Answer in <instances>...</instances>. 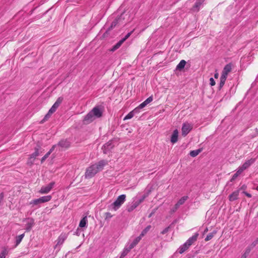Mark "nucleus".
Here are the masks:
<instances>
[{"instance_id":"obj_52","label":"nucleus","mask_w":258,"mask_h":258,"mask_svg":"<svg viewBox=\"0 0 258 258\" xmlns=\"http://www.w3.org/2000/svg\"><path fill=\"white\" fill-rule=\"evenodd\" d=\"M256 189L258 191V186L256 187Z\"/></svg>"},{"instance_id":"obj_16","label":"nucleus","mask_w":258,"mask_h":258,"mask_svg":"<svg viewBox=\"0 0 258 258\" xmlns=\"http://www.w3.org/2000/svg\"><path fill=\"white\" fill-rule=\"evenodd\" d=\"M39 155V149L36 148L35 149V152L30 155V157L29 158V162L32 163L34 161V160L36 158V157H37Z\"/></svg>"},{"instance_id":"obj_32","label":"nucleus","mask_w":258,"mask_h":258,"mask_svg":"<svg viewBox=\"0 0 258 258\" xmlns=\"http://www.w3.org/2000/svg\"><path fill=\"white\" fill-rule=\"evenodd\" d=\"M66 239V237L64 236V235H60L58 239H57V245H61L63 243V242H64V240Z\"/></svg>"},{"instance_id":"obj_43","label":"nucleus","mask_w":258,"mask_h":258,"mask_svg":"<svg viewBox=\"0 0 258 258\" xmlns=\"http://www.w3.org/2000/svg\"><path fill=\"white\" fill-rule=\"evenodd\" d=\"M216 83H215V81H214V79L213 78H211L210 79V84L213 86H214L215 85Z\"/></svg>"},{"instance_id":"obj_5","label":"nucleus","mask_w":258,"mask_h":258,"mask_svg":"<svg viewBox=\"0 0 258 258\" xmlns=\"http://www.w3.org/2000/svg\"><path fill=\"white\" fill-rule=\"evenodd\" d=\"M52 198L51 196H45L40 197L39 199H34L30 202V205H38L39 204L49 202Z\"/></svg>"},{"instance_id":"obj_30","label":"nucleus","mask_w":258,"mask_h":258,"mask_svg":"<svg viewBox=\"0 0 258 258\" xmlns=\"http://www.w3.org/2000/svg\"><path fill=\"white\" fill-rule=\"evenodd\" d=\"M250 248L248 247V246L246 248L244 253L242 254L241 258H246L248 254L251 251Z\"/></svg>"},{"instance_id":"obj_2","label":"nucleus","mask_w":258,"mask_h":258,"mask_svg":"<svg viewBox=\"0 0 258 258\" xmlns=\"http://www.w3.org/2000/svg\"><path fill=\"white\" fill-rule=\"evenodd\" d=\"M199 235L198 233H196L194 235L189 237L183 244L180 246L179 248V252L182 253L187 250L190 245L197 240Z\"/></svg>"},{"instance_id":"obj_11","label":"nucleus","mask_w":258,"mask_h":258,"mask_svg":"<svg viewBox=\"0 0 258 258\" xmlns=\"http://www.w3.org/2000/svg\"><path fill=\"white\" fill-rule=\"evenodd\" d=\"M91 113L96 118H99L102 115V111L98 107H94L91 111Z\"/></svg>"},{"instance_id":"obj_8","label":"nucleus","mask_w":258,"mask_h":258,"mask_svg":"<svg viewBox=\"0 0 258 258\" xmlns=\"http://www.w3.org/2000/svg\"><path fill=\"white\" fill-rule=\"evenodd\" d=\"M114 147L111 141L107 142L103 145L102 149L104 154H107Z\"/></svg>"},{"instance_id":"obj_17","label":"nucleus","mask_w":258,"mask_h":258,"mask_svg":"<svg viewBox=\"0 0 258 258\" xmlns=\"http://www.w3.org/2000/svg\"><path fill=\"white\" fill-rule=\"evenodd\" d=\"M34 223V220L32 219H28V222L26 224L25 229L26 230V231H30L31 229L32 226H33Z\"/></svg>"},{"instance_id":"obj_39","label":"nucleus","mask_w":258,"mask_h":258,"mask_svg":"<svg viewBox=\"0 0 258 258\" xmlns=\"http://www.w3.org/2000/svg\"><path fill=\"white\" fill-rule=\"evenodd\" d=\"M140 109H141L139 108V107L138 106L137 107L135 108L133 110H132V112L135 115V114H138V113H139L140 112Z\"/></svg>"},{"instance_id":"obj_33","label":"nucleus","mask_w":258,"mask_h":258,"mask_svg":"<svg viewBox=\"0 0 258 258\" xmlns=\"http://www.w3.org/2000/svg\"><path fill=\"white\" fill-rule=\"evenodd\" d=\"M123 42V41L122 40H120L113 47L112 50L114 51L116 49H118L121 46Z\"/></svg>"},{"instance_id":"obj_4","label":"nucleus","mask_w":258,"mask_h":258,"mask_svg":"<svg viewBox=\"0 0 258 258\" xmlns=\"http://www.w3.org/2000/svg\"><path fill=\"white\" fill-rule=\"evenodd\" d=\"M126 196L125 195H121L118 197L117 199L110 205V207L116 211L120 206L124 203L125 201Z\"/></svg>"},{"instance_id":"obj_19","label":"nucleus","mask_w":258,"mask_h":258,"mask_svg":"<svg viewBox=\"0 0 258 258\" xmlns=\"http://www.w3.org/2000/svg\"><path fill=\"white\" fill-rule=\"evenodd\" d=\"M88 223L87 218L86 216L83 217L80 222L79 227L81 228L86 227Z\"/></svg>"},{"instance_id":"obj_25","label":"nucleus","mask_w":258,"mask_h":258,"mask_svg":"<svg viewBox=\"0 0 258 258\" xmlns=\"http://www.w3.org/2000/svg\"><path fill=\"white\" fill-rule=\"evenodd\" d=\"M185 64L186 61L184 60H181L176 66V69L181 70L184 68Z\"/></svg>"},{"instance_id":"obj_36","label":"nucleus","mask_w":258,"mask_h":258,"mask_svg":"<svg viewBox=\"0 0 258 258\" xmlns=\"http://www.w3.org/2000/svg\"><path fill=\"white\" fill-rule=\"evenodd\" d=\"M135 115V114H134V113L132 111H131L130 112H129L124 118V120H127V119H131L132 117H134V116Z\"/></svg>"},{"instance_id":"obj_22","label":"nucleus","mask_w":258,"mask_h":258,"mask_svg":"<svg viewBox=\"0 0 258 258\" xmlns=\"http://www.w3.org/2000/svg\"><path fill=\"white\" fill-rule=\"evenodd\" d=\"M63 101V98L61 97H59L57 98L55 102L54 103V104L52 105L53 106V108H55L57 109L59 106L60 105V104L62 103Z\"/></svg>"},{"instance_id":"obj_12","label":"nucleus","mask_w":258,"mask_h":258,"mask_svg":"<svg viewBox=\"0 0 258 258\" xmlns=\"http://www.w3.org/2000/svg\"><path fill=\"white\" fill-rule=\"evenodd\" d=\"M239 194V189L233 191L231 195L229 196V201L232 202L238 199Z\"/></svg>"},{"instance_id":"obj_31","label":"nucleus","mask_w":258,"mask_h":258,"mask_svg":"<svg viewBox=\"0 0 258 258\" xmlns=\"http://www.w3.org/2000/svg\"><path fill=\"white\" fill-rule=\"evenodd\" d=\"M201 150L200 149L192 150L190 152L189 155L193 157L197 156L200 152Z\"/></svg>"},{"instance_id":"obj_27","label":"nucleus","mask_w":258,"mask_h":258,"mask_svg":"<svg viewBox=\"0 0 258 258\" xmlns=\"http://www.w3.org/2000/svg\"><path fill=\"white\" fill-rule=\"evenodd\" d=\"M139 205H140V204L139 203V202L137 201H134L133 203L132 206L130 208H128V211H129V212L132 211L133 210H134L135 208H136Z\"/></svg>"},{"instance_id":"obj_7","label":"nucleus","mask_w":258,"mask_h":258,"mask_svg":"<svg viewBox=\"0 0 258 258\" xmlns=\"http://www.w3.org/2000/svg\"><path fill=\"white\" fill-rule=\"evenodd\" d=\"M55 185V182L52 181L46 186H43L39 190V192L41 194H47L50 191Z\"/></svg>"},{"instance_id":"obj_1","label":"nucleus","mask_w":258,"mask_h":258,"mask_svg":"<svg viewBox=\"0 0 258 258\" xmlns=\"http://www.w3.org/2000/svg\"><path fill=\"white\" fill-rule=\"evenodd\" d=\"M107 164V161L102 160L88 167L85 173L86 178H90L95 176L96 174L101 171L104 167Z\"/></svg>"},{"instance_id":"obj_26","label":"nucleus","mask_w":258,"mask_h":258,"mask_svg":"<svg viewBox=\"0 0 258 258\" xmlns=\"http://www.w3.org/2000/svg\"><path fill=\"white\" fill-rule=\"evenodd\" d=\"M54 148V146H53L51 149L41 159V162H43L50 155V154L52 153V152L53 151Z\"/></svg>"},{"instance_id":"obj_40","label":"nucleus","mask_w":258,"mask_h":258,"mask_svg":"<svg viewBox=\"0 0 258 258\" xmlns=\"http://www.w3.org/2000/svg\"><path fill=\"white\" fill-rule=\"evenodd\" d=\"M244 170L245 169L242 168V166H241L239 167L236 172L240 175Z\"/></svg>"},{"instance_id":"obj_44","label":"nucleus","mask_w":258,"mask_h":258,"mask_svg":"<svg viewBox=\"0 0 258 258\" xmlns=\"http://www.w3.org/2000/svg\"><path fill=\"white\" fill-rule=\"evenodd\" d=\"M132 32H129L125 36V37L122 38L121 40L124 42L125 40H126L131 35Z\"/></svg>"},{"instance_id":"obj_10","label":"nucleus","mask_w":258,"mask_h":258,"mask_svg":"<svg viewBox=\"0 0 258 258\" xmlns=\"http://www.w3.org/2000/svg\"><path fill=\"white\" fill-rule=\"evenodd\" d=\"M205 1V0H197L194 6L191 8V11L193 12H198L201 8V6L204 3Z\"/></svg>"},{"instance_id":"obj_48","label":"nucleus","mask_w":258,"mask_h":258,"mask_svg":"<svg viewBox=\"0 0 258 258\" xmlns=\"http://www.w3.org/2000/svg\"><path fill=\"white\" fill-rule=\"evenodd\" d=\"M218 77H219V74H218V73H216L214 74V77H215V78L217 79V78H218Z\"/></svg>"},{"instance_id":"obj_23","label":"nucleus","mask_w":258,"mask_h":258,"mask_svg":"<svg viewBox=\"0 0 258 258\" xmlns=\"http://www.w3.org/2000/svg\"><path fill=\"white\" fill-rule=\"evenodd\" d=\"M56 109H57L55 108H53V106H52L48 111L47 114L45 116L44 119H47L50 116L56 111Z\"/></svg>"},{"instance_id":"obj_45","label":"nucleus","mask_w":258,"mask_h":258,"mask_svg":"<svg viewBox=\"0 0 258 258\" xmlns=\"http://www.w3.org/2000/svg\"><path fill=\"white\" fill-rule=\"evenodd\" d=\"M169 227H166V228H165L161 232V233L162 234H166L169 230Z\"/></svg>"},{"instance_id":"obj_38","label":"nucleus","mask_w":258,"mask_h":258,"mask_svg":"<svg viewBox=\"0 0 258 258\" xmlns=\"http://www.w3.org/2000/svg\"><path fill=\"white\" fill-rule=\"evenodd\" d=\"M153 97L151 96H150L149 97H148L147 99H146L145 100V102L148 105L149 103H150V102H151L153 101Z\"/></svg>"},{"instance_id":"obj_21","label":"nucleus","mask_w":258,"mask_h":258,"mask_svg":"<svg viewBox=\"0 0 258 258\" xmlns=\"http://www.w3.org/2000/svg\"><path fill=\"white\" fill-rule=\"evenodd\" d=\"M58 145L63 148H68L70 146V143L67 140H61L59 142Z\"/></svg>"},{"instance_id":"obj_15","label":"nucleus","mask_w":258,"mask_h":258,"mask_svg":"<svg viewBox=\"0 0 258 258\" xmlns=\"http://www.w3.org/2000/svg\"><path fill=\"white\" fill-rule=\"evenodd\" d=\"M178 136V131L177 129L175 130L171 137V142L173 144L177 142Z\"/></svg>"},{"instance_id":"obj_9","label":"nucleus","mask_w":258,"mask_h":258,"mask_svg":"<svg viewBox=\"0 0 258 258\" xmlns=\"http://www.w3.org/2000/svg\"><path fill=\"white\" fill-rule=\"evenodd\" d=\"M95 119V117L94 116V115L91 113V112H89L85 117L84 118V122L85 124L89 123L91 122H92L94 119Z\"/></svg>"},{"instance_id":"obj_50","label":"nucleus","mask_w":258,"mask_h":258,"mask_svg":"<svg viewBox=\"0 0 258 258\" xmlns=\"http://www.w3.org/2000/svg\"><path fill=\"white\" fill-rule=\"evenodd\" d=\"M153 214H154V212H152L151 214H150V215H149V218L151 217Z\"/></svg>"},{"instance_id":"obj_41","label":"nucleus","mask_w":258,"mask_h":258,"mask_svg":"<svg viewBox=\"0 0 258 258\" xmlns=\"http://www.w3.org/2000/svg\"><path fill=\"white\" fill-rule=\"evenodd\" d=\"M147 104L146 103V102H145V101L142 102L141 104H140L138 107L139 108H140L141 109L143 108L144 107H145Z\"/></svg>"},{"instance_id":"obj_37","label":"nucleus","mask_w":258,"mask_h":258,"mask_svg":"<svg viewBox=\"0 0 258 258\" xmlns=\"http://www.w3.org/2000/svg\"><path fill=\"white\" fill-rule=\"evenodd\" d=\"M258 243V238L256 239L255 240H254L251 244L249 245L248 247L250 248L251 249H252L254 247H255L257 244Z\"/></svg>"},{"instance_id":"obj_42","label":"nucleus","mask_w":258,"mask_h":258,"mask_svg":"<svg viewBox=\"0 0 258 258\" xmlns=\"http://www.w3.org/2000/svg\"><path fill=\"white\" fill-rule=\"evenodd\" d=\"M179 206H176V204L175 205V206H174V207L171 209V212L172 213L175 212L179 208Z\"/></svg>"},{"instance_id":"obj_18","label":"nucleus","mask_w":258,"mask_h":258,"mask_svg":"<svg viewBox=\"0 0 258 258\" xmlns=\"http://www.w3.org/2000/svg\"><path fill=\"white\" fill-rule=\"evenodd\" d=\"M142 237L140 235L137 237H136L133 242H132L129 246H130V248H133L138 243V242L141 240Z\"/></svg>"},{"instance_id":"obj_53","label":"nucleus","mask_w":258,"mask_h":258,"mask_svg":"<svg viewBox=\"0 0 258 258\" xmlns=\"http://www.w3.org/2000/svg\"><path fill=\"white\" fill-rule=\"evenodd\" d=\"M110 213H108V216H109Z\"/></svg>"},{"instance_id":"obj_46","label":"nucleus","mask_w":258,"mask_h":258,"mask_svg":"<svg viewBox=\"0 0 258 258\" xmlns=\"http://www.w3.org/2000/svg\"><path fill=\"white\" fill-rule=\"evenodd\" d=\"M239 175V174L237 172H236V173L235 174H234V175H233L232 178V180H234Z\"/></svg>"},{"instance_id":"obj_49","label":"nucleus","mask_w":258,"mask_h":258,"mask_svg":"<svg viewBox=\"0 0 258 258\" xmlns=\"http://www.w3.org/2000/svg\"><path fill=\"white\" fill-rule=\"evenodd\" d=\"M255 133H256V136H258V128H256L255 129Z\"/></svg>"},{"instance_id":"obj_28","label":"nucleus","mask_w":258,"mask_h":258,"mask_svg":"<svg viewBox=\"0 0 258 258\" xmlns=\"http://www.w3.org/2000/svg\"><path fill=\"white\" fill-rule=\"evenodd\" d=\"M24 237V234H21L16 237V246L18 245Z\"/></svg>"},{"instance_id":"obj_34","label":"nucleus","mask_w":258,"mask_h":258,"mask_svg":"<svg viewBox=\"0 0 258 258\" xmlns=\"http://www.w3.org/2000/svg\"><path fill=\"white\" fill-rule=\"evenodd\" d=\"M151 226L150 225L148 226L145 229L143 230L141 234L140 235L141 236L143 237L147 232L150 229Z\"/></svg>"},{"instance_id":"obj_51","label":"nucleus","mask_w":258,"mask_h":258,"mask_svg":"<svg viewBox=\"0 0 258 258\" xmlns=\"http://www.w3.org/2000/svg\"><path fill=\"white\" fill-rule=\"evenodd\" d=\"M208 231V228H206L205 231H204V233L205 232H207Z\"/></svg>"},{"instance_id":"obj_13","label":"nucleus","mask_w":258,"mask_h":258,"mask_svg":"<svg viewBox=\"0 0 258 258\" xmlns=\"http://www.w3.org/2000/svg\"><path fill=\"white\" fill-rule=\"evenodd\" d=\"M255 161L254 158H251L249 160H246L241 166L242 168L246 169L248 168L251 165H252Z\"/></svg>"},{"instance_id":"obj_24","label":"nucleus","mask_w":258,"mask_h":258,"mask_svg":"<svg viewBox=\"0 0 258 258\" xmlns=\"http://www.w3.org/2000/svg\"><path fill=\"white\" fill-rule=\"evenodd\" d=\"M187 196H184L182 197L179 200V201L176 203V206L180 207L181 205H183L184 203V202L187 200Z\"/></svg>"},{"instance_id":"obj_6","label":"nucleus","mask_w":258,"mask_h":258,"mask_svg":"<svg viewBox=\"0 0 258 258\" xmlns=\"http://www.w3.org/2000/svg\"><path fill=\"white\" fill-rule=\"evenodd\" d=\"M192 124L188 122L184 123L181 128L182 135L184 137L186 136L192 130Z\"/></svg>"},{"instance_id":"obj_29","label":"nucleus","mask_w":258,"mask_h":258,"mask_svg":"<svg viewBox=\"0 0 258 258\" xmlns=\"http://www.w3.org/2000/svg\"><path fill=\"white\" fill-rule=\"evenodd\" d=\"M216 231H214L213 232L209 233L207 235L206 237L205 238V241H208L211 240L213 237V236L216 234Z\"/></svg>"},{"instance_id":"obj_20","label":"nucleus","mask_w":258,"mask_h":258,"mask_svg":"<svg viewBox=\"0 0 258 258\" xmlns=\"http://www.w3.org/2000/svg\"><path fill=\"white\" fill-rule=\"evenodd\" d=\"M132 249L129 245L126 246L121 252L120 258H123Z\"/></svg>"},{"instance_id":"obj_54","label":"nucleus","mask_w":258,"mask_h":258,"mask_svg":"<svg viewBox=\"0 0 258 258\" xmlns=\"http://www.w3.org/2000/svg\"><path fill=\"white\" fill-rule=\"evenodd\" d=\"M110 213H108V216H109Z\"/></svg>"},{"instance_id":"obj_14","label":"nucleus","mask_w":258,"mask_h":258,"mask_svg":"<svg viewBox=\"0 0 258 258\" xmlns=\"http://www.w3.org/2000/svg\"><path fill=\"white\" fill-rule=\"evenodd\" d=\"M150 188H149V186H148L146 188V193H145L140 199L137 200L140 204L142 203L144 201V200L149 195L151 191Z\"/></svg>"},{"instance_id":"obj_47","label":"nucleus","mask_w":258,"mask_h":258,"mask_svg":"<svg viewBox=\"0 0 258 258\" xmlns=\"http://www.w3.org/2000/svg\"><path fill=\"white\" fill-rule=\"evenodd\" d=\"M243 193L244 194V195H245L246 197H248V198H251V195L250 194H249V193H248V192H246V191H243Z\"/></svg>"},{"instance_id":"obj_35","label":"nucleus","mask_w":258,"mask_h":258,"mask_svg":"<svg viewBox=\"0 0 258 258\" xmlns=\"http://www.w3.org/2000/svg\"><path fill=\"white\" fill-rule=\"evenodd\" d=\"M8 254V251L7 249H4L0 253V258H5Z\"/></svg>"},{"instance_id":"obj_3","label":"nucleus","mask_w":258,"mask_h":258,"mask_svg":"<svg viewBox=\"0 0 258 258\" xmlns=\"http://www.w3.org/2000/svg\"><path fill=\"white\" fill-rule=\"evenodd\" d=\"M232 70V64L231 63H228L226 64L222 72V75L220 77V81L219 84V89H221L224 85L225 84V81L227 78V76L228 74Z\"/></svg>"}]
</instances>
